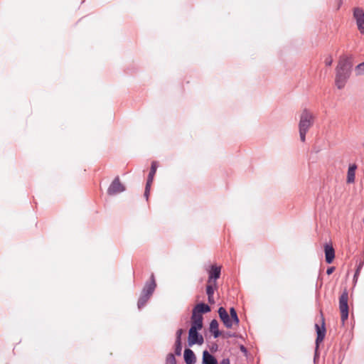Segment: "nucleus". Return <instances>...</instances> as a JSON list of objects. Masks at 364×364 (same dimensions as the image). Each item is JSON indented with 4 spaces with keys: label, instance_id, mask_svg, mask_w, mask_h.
Here are the masks:
<instances>
[{
    "label": "nucleus",
    "instance_id": "obj_34",
    "mask_svg": "<svg viewBox=\"0 0 364 364\" xmlns=\"http://www.w3.org/2000/svg\"><path fill=\"white\" fill-rule=\"evenodd\" d=\"M240 350H241L242 352L247 353V349H246V348H245L244 346H242H242H240Z\"/></svg>",
    "mask_w": 364,
    "mask_h": 364
},
{
    "label": "nucleus",
    "instance_id": "obj_17",
    "mask_svg": "<svg viewBox=\"0 0 364 364\" xmlns=\"http://www.w3.org/2000/svg\"><path fill=\"white\" fill-rule=\"evenodd\" d=\"M193 309H196L200 314L208 313L211 310L210 307L205 303H200L197 304Z\"/></svg>",
    "mask_w": 364,
    "mask_h": 364
},
{
    "label": "nucleus",
    "instance_id": "obj_37",
    "mask_svg": "<svg viewBox=\"0 0 364 364\" xmlns=\"http://www.w3.org/2000/svg\"><path fill=\"white\" fill-rule=\"evenodd\" d=\"M359 273H360L359 269H356L355 273V276H358V275H359Z\"/></svg>",
    "mask_w": 364,
    "mask_h": 364
},
{
    "label": "nucleus",
    "instance_id": "obj_6",
    "mask_svg": "<svg viewBox=\"0 0 364 364\" xmlns=\"http://www.w3.org/2000/svg\"><path fill=\"white\" fill-rule=\"evenodd\" d=\"M198 330L189 329L188 331V346H192L195 344L202 345L204 342L203 337L198 332Z\"/></svg>",
    "mask_w": 364,
    "mask_h": 364
},
{
    "label": "nucleus",
    "instance_id": "obj_8",
    "mask_svg": "<svg viewBox=\"0 0 364 364\" xmlns=\"http://www.w3.org/2000/svg\"><path fill=\"white\" fill-rule=\"evenodd\" d=\"M218 314L220 318L225 326V327L230 328L232 326V321L228 315L227 311L223 307H220L218 309Z\"/></svg>",
    "mask_w": 364,
    "mask_h": 364
},
{
    "label": "nucleus",
    "instance_id": "obj_16",
    "mask_svg": "<svg viewBox=\"0 0 364 364\" xmlns=\"http://www.w3.org/2000/svg\"><path fill=\"white\" fill-rule=\"evenodd\" d=\"M156 169H157V162L153 161L151 163V169H150L149 173L148 175V178H147V181H146V184L151 185V183L153 182L154 176L156 172Z\"/></svg>",
    "mask_w": 364,
    "mask_h": 364
},
{
    "label": "nucleus",
    "instance_id": "obj_20",
    "mask_svg": "<svg viewBox=\"0 0 364 364\" xmlns=\"http://www.w3.org/2000/svg\"><path fill=\"white\" fill-rule=\"evenodd\" d=\"M230 318L233 322H235L236 324H238L239 322H240V320H239V318L237 316V312H236V310L235 309V308L233 307H231L230 309Z\"/></svg>",
    "mask_w": 364,
    "mask_h": 364
},
{
    "label": "nucleus",
    "instance_id": "obj_24",
    "mask_svg": "<svg viewBox=\"0 0 364 364\" xmlns=\"http://www.w3.org/2000/svg\"><path fill=\"white\" fill-rule=\"evenodd\" d=\"M175 354L176 355H181V351H182V343H176L175 342Z\"/></svg>",
    "mask_w": 364,
    "mask_h": 364
},
{
    "label": "nucleus",
    "instance_id": "obj_39",
    "mask_svg": "<svg viewBox=\"0 0 364 364\" xmlns=\"http://www.w3.org/2000/svg\"><path fill=\"white\" fill-rule=\"evenodd\" d=\"M362 146L364 148V142L362 143Z\"/></svg>",
    "mask_w": 364,
    "mask_h": 364
},
{
    "label": "nucleus",
    "instance_id": "obj_23",
    "mask_svg": "<svg viewBox=\"0 0 364 364\" xmlns=\"http://www.w3.org/2000/svg\"><path fill=\"white\" fill-rule=\"evenodd\" d=\"M191 320H203V316L196 309H193Z\"/></svg>",
    "mask_w": 364,
    "mask_h": 364
},
{
    "label": "nucleus",
    "instance_id": "obj_38",
    "mask_svg": "<svg viewBox=\"0 0 364 364\" xmlns=\"http://www.w3.org/2000/svg\"><path fill=\"white\" fill-rule=\"evenodd\" d=\"M358 276H355V275L354 274L353 280H354L355 282H356V281H357V279H358Z\"/></svg>",
    "mask_w": 364,
    "mask_h": 364
},
{
    "label": "nucleus",
    "instance_id": "obj_27",
    "mask_svg": "<svg viewBox=\"0 0 364 364\" xmlns=\"http://www.w3.org/2000/svg\"><path fill=\"white\" fill-rule=\"evenodd\" d=\"M348 311H341V319L343 323L348 319Z\"/></svg>",
    "mask_w": 364,
    "mask_h": 364
},
{
    "label": "nucleus",
    "instance_id": "obj_35",
    "mask_svg": "<svg viewBox=\"0 0 364 364\" xmlns=\"http://www.w3.org/2000/svg\"><path fill=\"white\" fill-rule=\"evenodd\" d=\"M217 348H218V346H217V345H215V347L213 346V347H212V348H210V350H211L212 352H213V351L216 350H217Z\"/></svg>",
    "mask_w": 364,
    "mask_h": 364
},
{
    "label": "nucleus",
    "instance_id": "obj_33",
    "mask_svg": "<svg viewBox=\"0 0 364 364\" xmlns=\"http://www.w3.org/2000/svg\"><path fill=\"white\" fill-rule=\"evenodd\" d=\"M225 336L227 338L235 337V333H232L228 332V333H226Z\"/></svg>",
    "mask_w": 364,
    "mask_h": 364
},
{
    "label": "nucleus",
    "instance_id": "obj_11",
    "mask_svg": "<svg viewBox=\"0 0 364 364\" xmlns=\"http://www.w3.org/2000/svg\"><path fill=\"white\" fill-rule=\"evenodd\" d=\"M202 364H218V360L205 350L203 352Z\"/></svg>",
    "mask_w": 364,
    "mask_h": 364
},
{
    "label": "nucleus",
    "instance_id": "obj_5",
    "mask_svg": "<svg viewBox=\"0 0 364 364\" xmlns=\"http://www.w3.org/2000/svg\"><path fill=\"white\" fill-rule=\"evenodd\" d=\"M125 191V187L121 183L119 178L116 177L107 189L109 196H114Z\"/></svg>",
    "mask_w": 364,
    "mask_h": 364
},
{
    "label": "nucleus",
    "instance_id": "obj_19",
    "mask_svg": "<svg viewBox=\"0 0 364 364\" xmlns=\"http://www.w3.org/2000/svg\"><path fill=\"white\" fill-rule=\"evenodd\" d=\"M203 328V320H191L190 329L200 330Z\"/></svg>",
    "mask_w": 364,
    "mask_h": 364
},
{
    "label": "nucleus",
    "instance_id": "obj_14",
    "mask_svg": "<svg viewBox=\"0 0 364 364\" xmlns=\"http://www.w3.org/2000/svg\"><path fill=\"white\" fill-rule=\"evenodd\" d=\"M356 168H357V166L355 164L350 165L348 170V174H347V182L348 183H352L355 181V175Z\"/></svg>",
    "mask_w": 364,
    "mask_h": 364
},
{
    "label": "nucleus",
    "instance_id": "obj_30",
    "mask_svg": "<svg viewBox=\"0 0 364 364\" xmlns=\"http://www.w3.org/2000/svg\"><path fill=\"white\" fill-rule=\"evenodd\" d=\"M218 364H230V361L229 358H223L220 363H218Z\"/></svg>",
    "mask_w": 364,
    "mask_h": 364
},
{
    "label": "nucleus",
    "instance_id": "obj_7",
    "mask_svg": "<svg viewBox=\"0 0 364 364\" xmlns=\"http://www.w3.org/2000/svg\"><path fill=\"white\" fill-rule=\"evenodd\" d=\"M156 287L155 277L154 274H151L149 281L146 282L141 291L142 293L151 296Z\"/></svg>",
    "mask_w": 364,
    "mask_h": 364
},
{
    "label": "nucleus",
    "instance_id": "obj_1",
    "mask_svg": "<svg viewBox=\"0 0 364 364\" xmlns=\"http://www.w3.org/2000/svg\"><path fill=\"white\" fill-rule=\"evenodd\" d=\"M353 67L352 57L342 55L340 57L336 68L335 84L338 89H342L350 76Z\"/></svg>",
    "mask_w": 364,
    "mask_h": 364
},
{
    "label": "nucleus",
    "instance_id": "obj_18",
    "mask_svg": "<svg viewBox=\"0 0 364 364\" xmlns=\"http://www.w3.org/2000/svg\"><path fill=\"white\" fill-rule=\"evenodd\" d=\"M151 296L147 295V294L141 292L140 297L137 302L138 308L139 309L143 308L146 305V302L148 301V300L150 299Z\"/></svg>",
    "mask_w": 364,
    "mask_h": 364
},
{
    "label": "nucleus",
    "instance_id": "obj_32",
    "mask_svg": "<svg viewBox=\"0 0 364 364\" xmlns=\"http://www.w3.org/2000/svg\"><path fill=\"white\" fill-rule=\"evenodd\" d=\"M208 302L211 304H214L215 303V300H214V298H213V295L210 296H208Z\"/></svg>",
    "mask_w": 364,
    "mask_h": 364
},
{
    "label": "nucleus",
    "instance_id": "obj_2",
    "mask_svg": "<svg viewBox=\"0 0 364 364\" xmlns=\"http://www.w3.org/2000/svg\"><path fill=\"white\" fill-rule=\"evenodd\" d=\"M313 114L309 109L306 108L304 109L300 115V120L299 123V136L302 142L305 141L306 134L309 129L313 126Z\"/></svg>",
    "mask_w": 364,
    "mask_h": 364
},
{
    "label": "nucleus",
    "instance_id": "obj_29",
    "mask_svg": "<svg viewBox=\"0 0 364 364\" xmlns=\"http://www.w3.org/2000/svg\"><path fill=\"white\" fill-rule=\"evenodd\" d=\"M332 63H333V59H332L331 56L328 57V58L325 60V64H326V65H327V66H330V65H331Z\"/></svg>",
    "mask_w": 364,
    "mask_h": 364
},
{
    "label": "nucleus",
    "instance_id": "obj_12",
    "mask_svg": "<svg viewBox=\"0 0 364 364\" xmlns=\"http://www.w3.org/2000/svg\"><path fill=\"white\" fill-rule=\"evenodd\" d=\"M183 357L186 364H193L196 361V355L190 348L185 349Z\"/></svg>",
    "mask_w": 364,
    "mask_h": 364
},
{
    "label": "nucleus",
    "instance_id": "obj_21",
    "mask_svg": "<svg viewBox=\"0 0 364 364\" xmlns=\"http://www.w3.org/2000/svg\"><path fill=\"white\" fill-rule=\"evenodd\" d=\"M165 364H176V360L174 354H173L172 353H169L167 354Z\"/></svg>",
    "mask_w": 364,
    "mask_h": 364
},
{
    "label": "nucleus",
    "instance_id": "obj_26",
    "mask_svg": "<svg viewBox=\"0 0 364 364\" xmlns=\"http://www.w3.org/2000/svg\"><path fill=\"white\" fill-rule=\"evenodd\" d=\"M214 291H215V288L213 287V286L212 284H210L209 283V284H208L206 286V294L208 296L210 295H213L214 294Z\"/></svg>",
    "mask_w": 364,
    "mask_h": 364
},
{
    "label": "nucleus",
    "instance_id": "obj_3",
    "mask_svg": "<svg viewBox=\"0 0 364 364\" xmlns=\"http://www.w3.org/2000/svg\"><path fill=\"white\" fill-rule=\"evenodd\" d=\"M315 328L316 330L317 336H316V349H315L314 361L316 360V358L318 357V345L324 339L325 335H326V328H325L324 318L322 314H321V326H319V325L318 323H316Z\"/></svg>",
    "mask_w": 364,
    "mask_h": 364
},
{
    "label": "nucleus",
    "instance_id": "obj_22",
    "mask_svg": "<svg viewBox=\"0 0 364 364\" xmlns=\"http://www.w3.org/2000/svg\"><path fill=\"white\" fill-rule=\"evenodd\" d=\"M355 73H356V75H364V62L358 64L355 67Z\"/></svg>",
    "mask_w": 364,
    "mask_h": 364
},
{
    "label": "nucleus",
    "instance_id": "obj_15",
    "mask_svg": "<svg viewBox=\"0 0 364 364\" xmlns=\"http://www.w3.org/2000/svg\"><path fill=\"white\" fill-rule=\"evenodd\" d=\"M210 331L213 334L215 338L220 336V332L218 330V322L217 320L213 319L210 323Z\"/></svg>",
    "mask_w": 364,
    "mask_h": 364
},
{
    "label": "nucleus",
    "instance_id": "obj_28",
    "mask_svg": "<svg viewBox=\"0 0 364 364\" xmlns=\"http://www.w3.org/2000/svg\"><path fill=\"white\" fill-rule=\"evenodd\" d=\"M150 187H151V185L146 184L145 191H144V197L146 198V200H148V198H149Z\"/></svg>",
    "mask_w": 364,
    "mask_h": 364
},
{
    "label": "nucleus",
    "instance_id": "obj_36",
    "mask_svg": "<svg viewBox=\"0 0 364 364\" xmlns=\"http://www.w3.org/2000/svg\"><path fill=\"white\" fill-rule=\"evenodd\" d=\"M363 267V263H360L358 267H357V269H359V272L360 271L361 268Z\"/></svg>",
    "mask_w": 364,
    "mask_h": 364
},
{
    "label": "nucleus",
    "instance_id": "obj_9",
    "mask_svg": "<svg viewBox=\"0 0 364 364\" xmlns=\"http://www.w3.org/2000/svg\"><path fill=\"white\" fill-rule=\"evenodd\" d=\"M326 262L328 264L332 263L335 257V251L332 245L326 244L324 245Z\"/></svg>",
    "mask_w": 364,
    "mask_h": 364
},
{
    "label": "nucleus",
    "instance_id": "obj_13",
    "mask_svg": "<svg viewBox=\"0 0 364 364\" xmlns=\"http://www.w3.org/2000/svg\"><path fill=\"white\" fill-rule=\"evenodd\" d=\"M220 267L212 266L211 270L209 274L208 282L211 283L212 279L216 280L220 278Z\"/></svg>",
    "mask_w": 364,
    "mask_h": 364
},
{
    "label": "nucleus",
    "instance_id": "obj_25",
    "mask_svg": "<svg viewBox=\"0 0 364 364\" xmlns=\"http://www.w3.org/2000/svg\"><path fill=\"white\" fill-rule=\"evenodd\" d=\"M183 333V330L182 328H179L177 330L176 333V343H181V336Z\"/></svg>",
    "mask_w": 364,
    "mask_h": 364
},
{
    "label": "nucleus",
    "instance_id": "obj_31",
    "mask_svg": "<svg viewBox=\"0 0 364 364\" xmlns=\"http://www.w3.org/2000/svg\"><path fill=\"white\" fill-rule=\"evenodd\" d=\"M334 270H335V267H328L327 269L326 274L328 275H330V274H331L333 272Z\"/></svg>",
    "mask_w": 364,
    "mask_h": 364
},
{
    "label": "nucleus",
    "instance_id": "obj_10",
    "mask_svg": "<svg viewBox=\"0 0 364 364\" xmlns=\"http://www.w3.org/2000/svg\"><path fill=\"white\" fill-rule=\"evenodd\" d=\"M348 294L346 291H343L339 297L340 311H348Z\"/></svg>",
    "mask_w": 364,
    "mask_h": 364
},
{
    "label": "nucleus",
    "instance_id": "obj_4",
    "mask_svg": "<svg viewBox=\"0 0 364 364\" xmlns=\"http://www.w3.org/2000/svg\"><path fill=\"white\" fill-rule=\"evenodd\" d=\"M353 16L355 20L358 31L361 34H364V11L363 9L355 7L353 9Z\"/></svg>",
    "mask_w": 364,
    "mask_h": 364
}]
</instances>
